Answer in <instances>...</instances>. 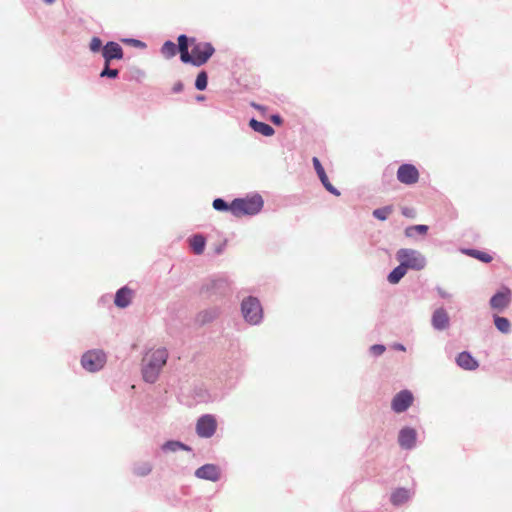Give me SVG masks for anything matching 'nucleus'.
Instances as JSON below:
<instances>
[{
	"label": "nucleus",
	"mask_w": 512,
	"mask_h": 512,
	"mask_svg": "<svg viewBox=\"0 0 512 512\" xmlns=\"http://www.w3.org/2000/svg\"><path fill=\"white\" fill-rule=\"evenodd\" d=\"M178 42L181 61L197 67L207 63L215 52L211 43L200 42L196 38H188L186 35H180Z\"/></svg>",
	"instance_id": "obj_1"
},
{
	"label": "nucleus",
	"mask_w": 512,
	"mask_h": 512,
	"mask_svg": "<svg viewBox=\"0 0 512 512\" xmlns=\"http://www.w3.org/2000/svg\"><path fill=\"white\" fill-rule=\"evenodd\" d=\"M167 359L168 352L165 348L148 351L142 360L143 379L148 383L156 382Z\"/></svg>",
	"instance_id": "obj_2"
},
{
	"label": "nucleus",
	"mask_w": 512,
	"mask_h": 512,
	"mask_svg": "<svg viewBox=\"0 0 512 512\" xmlns=\"http://www.w3.org/2000/svg\"><path fill=\"white\" fill-rule=\"evenodd\" d=\"M263 207V200L260 196H252L250 198H238L230 204V211L236 217L245 215H255Z\"/></svg>",
	"instance_id": "obj_3"
},
{
	"label": "nucleus",
	"mask_w": 512,
	"mask_h": 512,
	"mask_svg": "<svg viewBox=\"0 0 512 512\" xmlns=\"http://www.w3.org/2000/svg\"><path fill=\"white\" fill-rule=\"evenodd\" d=\"M396 256L406 269L421 270L426 265L425 257L417 250L400 249Z\"/></svg>",
	"instance_id": "obj_4"
},
{
	"label": "nucleus",
	"mask_w": 512,
	"mask_h": 512,
	"mask_svg": "<svg viewBox=\"0 0 512 512\" xmlns=\"http://www.w3.org/2000/svg\"><path fill=\"white\" fill-rule=\"evenodd\" d=\"M242 313L247 322L257 324L261 321L263 312L262 307L257 298L248 297L242 302Z\"/></svg>",
	"instance_id": "obj_5"
},
{
	"label": "nucleus",
	"mask_w": 512,
	"mask_h": 512,
	"mask_svg": "<svg viewBox=\"0 0 512 512\" xmlns=\"http://www.w3.org/2000/svg\"><path fill=\"white\" fill-rule=\"evenodd\" d=\"M106 362V356L102 351L92 350L83 354L81 364L89 372L100 370Z\"/></svg>",
	"instance_id": "obj_6"
},
{
	"label": "nucleus",
	"mask_w": 512,
	"mask_h": 512,
	"mask_svg": "<svg viewBox=\"0 0 512 512\" xmlns=\"http://www.w3.org/2000/svg\"><path fill=\"white\" fill-rule=\"evenodd\" d=\"M217 428V421L213 415L207 414L200 417L196 424V432L202 438H210Z\"/></svg>",
	"instance_id": "obj_7"
},
{
	"label": "nucleus",
	"mask_w": 512,
	"mask_h": 512,
	"mask_svg": "<svg viewBox=\"0 0 512 512\" xmlns=\"http://www.w3.org/2000/svg\"><path fill=\"white\" fill-rule=\"evenodd\" d=\"M419 171L412 164H402L397 170V179L405 185H414L419 181Z\"/></svg>",
	"instance_id": "obj_8"
},
{
	"label": "nucleus",
	"mask_w": 512,
	"mask_h": 512,
	"mask_svg": "<svg viewBox=\"0 0 512 512\" xmlns=\"http://www.w3.org/2000/svg\"><path fill=\"white\" fill-rule=\"evenodd\" d=\"M511 298V290L507 287H504L501 291L492 296L490 299V306L492 309L501 312L509 306Z\"/></svg>",
	"instance_id": "obj_9"
},
{
	"label": "nucleus",
	"mask_w": 512,
	"mask_h": 512,
	"mask_svg": "<svg viewBox=\"0 0 512 512\" xmlns=\"http://www.w3.org/2000/svg\"><path fill=\"white\" fill-rule=\"evenodd\" d=\"M412 402V393L408 390H403L394 396L391 406L396 413H401L407 410L411 406Z\"/></svg>",
	"instance_id": "obj_10"
},
{
	"label": "nucleus",
	"mask_w": 512,
	"mask_h": 512,
	"mask_svg": "<svg viewBox=\"0 0 512 512\" xmlns=\"http://www.w3.org/2000/svg\"><path fill=\"white\" fill-rule=\"evenodd\" d=\"M102 55L104 57L105 63L110 65L111 60L123 58V49L118 43L111 41L108 42L102 49Z\"/></svg>",
	"instance_id": "obj_11"
},
{
	"label": "nucleus",
	"mask_w": 512,
	"mask_h": 512,
	"mask_svg": "<svg viewBox=\"0 0 512 512\" xmlns=\"http://www.w3.org/2000/svg\"><path fill=\"white\" fill-rule=\"evenodd\" d=\"M195 476L209 481H218L220 478L219 468L214 464H206L195 471Z\"/></svg>",
	"instance_id": "obj_12"
},
{
	"label": "nucleus",
	"mask_w": 512,
	"mask_h": 512,
	"mask_svg": "<svg viewBox=\"0 0 512 512\" xmlns=\"http://www.w3.org/2000/svg\"><path fill=\"white\" fill-rule=\"evenodd\" d=\"M312 162H313V166L316 170V173L321 181V183L323 184V186L325 187V189L327 191H329L330 193H332L333 195H336V196H339L340 195V192L330 183L326 173H325V170L323 168V166L321 165L319 159L317 157H314L312 159Z\"/></svg>",
	"instance_id": "obj_13"
},
{
	"label": "nucleus",
	"mask_w": 512,
	"mask_h": 512,
	"mask_svg": "<svg viewBox=\"0 0 512 512\" xmlns=\"http://www.w3.org/2000/svg\"><path fill=\"white\" fill-rule=\"evenodd\" d=\"M399 444L405 449H410L414 446L416 441V432L411 428H404L399 433Z\"/></svg>",
	"instance_id": "obj_14"
},
{
	"label": "nucleus",
	"mask_w": 512,
	"mask_h": 512,
	"mask_svg": "<svg viewBox=\"0 0 512 512\" xmlns=\"http://www.w3.org/2000/svg\"><path fill=\"white\" fill-rule=\"evenodd\" d=\"M432 325L435 329L443 330L449 325V316L443 308L435 310L432 316Z\"/></svg>",
	"instance_id": "obj_15"
},
{
	"label": "nucleus",
	"mask_w": 512,
	"mask_h": 512,
	"mask_svg": "<svg viewBox=\"0 0 512 512\" xmlns=\"http://www.w3.org/2000/svg\"><path fill=\"white\" fill-rule=\"evenodd\" d=\"M132 297L133 291L127 287H123L117 291L114 303L119 308H125L131 303Z\"/></svg>",
	"instance_id": "obj_16"
},
{
	"label": "nucleus",
	"mask_w": 512,
	"mask_h": 512,
	"mask_svg": "<svg viewBox=\"0 0 512 512\" xmlns=\"http://www.w3.org/2000/svg\"><path fill=\"white\" fill-rule=\"evenodd\" d=\"M457 364L465 370H475L478 362L468 352H461L456 358Z\"/></svg>",
	"instance_id": "obj_17"
},
{
	"label": "nucleus",
	"mask_w": 512,
	"mask_h": 512,
	"mask_svg": "<svg viewBox=\"0 0 512 512\" xmlns=\"http://www.w3.org/2000/svg\"><path fill=\"white\" fill-rule=\"evenodd\" d=\"M411 497V492L405 488H398L391 494V503L395 506L406 503Z\"/></svg>",
	"instance_id": "obj_18"
},
{
	"label": "nucleus",
	"mask_w": 512,
	"mask_h": 512,
	"mask_svg": "<svg viewBox=\"0 0 512 512\" xmlns=\"http://www.w3.org/2000/svg\"><path fill=\"white\" fill-rule=\"evenodd\" d=\"M249 125L254 131H256L264 136H272L274 134V129L270 125H268L264 122H260L255 119H251L249 122Z\"/></svg>",
	"instance_id": "obj_19"
},
{
	"label": "nucleus",
	"mask_w": 512,
	"mask_h": 512,
	"mask_svg": "<svg viewBox=\"0 0 512 512\" xmlns=\"http://www.w3.org/2000/svg\"><path fill=\"white\" fill-rule=\"evenodd\" d=\"M179 52V44L172 41H166L161 47V53L166 59L173 58Z\"/></svg>",
	"instance_id": "obj_20"
},
{
	"label": "nucleus",
	"mask_w": 512,
	"mask_h": 512,
	"mask_svg": "<svg viewBox=\"0 0 512 512\" xmlns=\"http://www.w3.org/2000/svg\"><path fill=\"white\" fill-rule=\"evenodd\" d=\"M205 238L201 235H195L190 239V246L193 250V252L197 255H200L203 253L205 248Z\"/></svg>",
	"instance_id": "obj_21"
},
{
	"label": "nucleus",
	"mask_w": 512,
	"mask_h": 512,
	"mask_svg": "<svg viewBox=\"0 0 512 512\" xmlns=\"http://www.w3.org/2000/svg\"><path fill=\"white\" fill-rule=\"evenodd\" d=\"M407 269L401 263L399 266L393 269V271L388 275V281L391 284H397L406 274Z\"/></svg>",
	"instance_id": "obj_22"
},
{
	"label": "nucleus",
	"mask_w": 512,
	"mask_h": 512,
	"mask_svg": "<svg viewBox=\"0 0 512 512\" xmlns=\"http://www.w3.org/2000/svg\"><path fill=\"white\" fill-rule=\"evenodd\" d=\"M464 253L468 256H471L479 261L484 263H489L492 261V256L484 251L476 250V249H467L464 250Z\"/></svg>",
	"instance_id": "obj_23"
},
{
	"label": "nucleus",
	"mask_w": 512,
	"mask_h": 512,
	"mask_svg": "<svg viewBox=\"0 0 512 512\" xmlns=\"http://www.w3.org/2000/svg\"><path fill=\"white\" fill-rule=\"evenodd\" d=\"M494 324L496 328L502 333L506 334L509 333L511 330L510 321L505 317L494 316Z\"/></svg>",
	"instance_id": "obj_24"
},
{
	"label": "nucleus",
	"mask_w": 512,
	"mask_h": 512,
	"mask_svg": "<svg viewBox=\"0 0 512 512\" xmlns=\"http://www.w3.org/2000/svg\"><path fill=\"white\" fill-rule=\"evenodd\" d=\"M393 208L391 206L378 208L373 211V216L379 220H386L388 216L392 213Z\"/></svg>",
	"instance_id": "obj_25"
},
{
	"label": "nucleus",
	"mask_w": 512,
	"mask_h": 512,
	"mask_svg": "<svg viewBox=\"0 0 512 512\" xmlns=\"http://www.w3.org/2000/svg\"><path fill=\"white\" fill-rule=\"evenodd\" d=\"M207 83H208L207 73L205 71H201L197 75V78H196V81H195V87L198 90H204L207 87Z\"/></svg>",
	"instance_id": "obj_26"
},
{
	"label": "nucleus",
	"mask_w": 512,
	"mask_h": 512,
	"mask_svg": "<svg viewBox=\"0 0 512 512\" xmlns=\"http://www.w3.org/2000/svg\"><path fill=\"white\" fill-rule=\"evenodd\" d=\"M428 231V226L426 225H415L410 226L405 230V234L407 237L414 236V232L420 233V234H426Z\"/></svg>",
	"instance_id": "obj_27"
},
{
	"label": "nucleus",
	"mask_w": 512,
	"mask_h": 512,
	"mask_svg": "<svg viewBox=\"0 0 512 512\" xmlns=\"http://www.w3.org/2000/svg\"><path fill=\"white\" fill-rule=\"evenodd\" d=\"M178 449H187L186 446L178 441H168L163 445V450L166 451H177Z\"/></svg>",
	"instance_id": "obj_28"
},
{
	"label": "nucleus",
	"mask_w": 512,
	"mask_h": 512,
	"mask_svg": "<svg viewBox=\"0 0 512 512\" xmlns=\"http://www.w3.org/2000/svg\"><path fill=\"white\" fill-rule=\"evenodd\" d=\"M152 470V467L149 463H143L140 465H137L134 469L135 473L139 476H145L149 474Z\"/></svg>",
	"instance_id": "obj_29"
},
{
	"label": "nucleus",
	"mask_w": 512,
	"mask_h": 512,
	"mask_svg": "<svg viewBox=\"0 0 512 512\" xmlns=\"http://www.w3.org/2000/svg\"><path fill=\"white\" fill-rule=\"evenodd\" d=\"M118 70L117 69H110L109 65L105 63V67L100 73V77H109V78H116L118 76Z\"/></svg>",
	"instance_id": "obj_30"
},
{
	"label": "nucleus",
	"mask_w": 512,
	"mask_h": 512,
	"mask_svg": "<svg viewBox=\"0 0 512 512\" xmlns=\"http://www.w3.org/2000/svg\"><path fill=\"white\" fill-rule=\"evenodd\" d=\"M228 205L223 199L217 198L213 201V208L218 211L230 210Z\"/></svg>",
	"instance_id": "obj_31"
},
{
	"label": "nucleus",
	"mask_w": 512,
	"mask_h": 512,
	"mask_svg": "<svg viewBox=\"0 0 512 512\" xmlns=\"http://www.w3.org/2000/svg\"><path fill=\"white\" fill-rule=\"evenodd\" d=\"M89 47L92 52H99L102 47V41L98 37H93L90 41Z\"/></svg>",
	"instance_id": "obj_32"
},
{
	"label": "nucleus",
	"mask_w": 512,
	"mask_h": 512,
	"mask_svg": "<svg viewBox=\"0 0 512 512\" xmlns=\"http://www.w3.org/2000/svg\"><path fill=\"white\" fill-rule=\"evenodd\" d=\"M371 350L376 355H381L385 351V347L383 345H373Z\"/></svg>",
	"instance_id": "obj_33"
},
{
	"label": "nucleus",
	"mask_w": 512,
	"mask_h": 512,
	"mask_svg": "<svg viewBox=\"0 0 512 512\" xmlns=\"http://www.w3.org/2000/svg\"><path fill=\"white\" fill-rule=\"evenodd\" d=\"M172 90L175 93L181 92L183 90V84L181 82L175 83Z\"/></svg>",
	"instance_id": "obj_34"
},
{
	"label": "nucleus",
	"mask_w": 512,
	"mask_h": 512,
	"mask_svg": "<svg viewBox=\"0 0 512 512\" xmlns=\"http://www.w3.org/2000/svg\"><path fill=\"white\" fill-rule=\"evenodd\" d=\"M271 121L276 125L282 124V118L279 115H273L271 116Z\"/></svg>",
	"instance_id": "obj_35"
},
{
	"label": "nucleus",
	"mask_w": 512,
	"mask_h": 512,
	"mask_svg": "<svg viewBox=\"0 0 512 512\" xmlns=\"http://www.w3.org/2000/svg\"><path fill=\"white\" fill-rule=\"evenodd\" d=\"M251 105H252V107L257 109L258 111H260L262 114H264L267 111V108L262 106V105H259V104H256V103H252Z\"/></svg>",
	"instance_id": "obj_36"
},
{
	"label": "nucleus",
	"mask_w": 512,
	"mask_h": 512,
	"mask_svg": "<svg viewBox=\"0 0 512 512\" xmlns=\"http://www.w3.org/2000/svg\"><path fill=\"white\" fill-rule=\"evenodd\" d=\"M438 291H439L441 297H443V298L449 297V294L446 293L445 291H443L442 289L439 288Z\"/></svg>",
	"instance_id": "obj_37"
},
{
	"label": "nucleus",
	"mask_w": 512,
	"mask_h": 512,
	"mask_svg": "<svg viewBox=\"0 0 512 512\" xmlns=\"http://www.w3.org/2000/svg\"><path fill=\"white\" fill-rule=\"evenodd\" d=\"M46 4H53L55 0H43Z\"/></svg>",
	"instance_id": "obj_38"
},
{
	"label": "nucleus",
	"mask_w": 512,
	"mask_h": 512,
	"mask_svg": "<svg viewBox=\"0 0 512 512\" xmlns=\"http://www.w3.org/2000/svg\"><path fill=\"white\" fill-rule=\"evenodd\" d=\"M403 214L409 216V214H407V209L403 210Z\"/></svg>",
	"instance_id": "obj_39"
}]
</instances>
